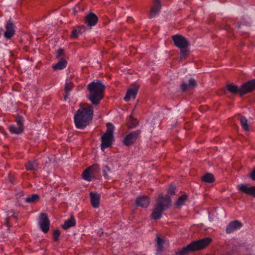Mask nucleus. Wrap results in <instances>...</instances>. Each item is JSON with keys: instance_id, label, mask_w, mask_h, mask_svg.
<instances>
[{"instance_id": "32", "label": "nucleus", "mask_w": 255, "mask_h": 255, "mask_svg": "<svg viewBox=\"0 0 255 255\" xmlns=\"http://www.w3.org/2000/svg\"><path fill=\"white\" fill-rule=\"evenodd\" d=\"M202 180L207 183H212L214 181L215 179L212 174L207 173L202 177Z\"/></svg>"}, {"instance_id": "41", "label": "nucleus", "mask_w": 255, "mask_h": 255, "mask_svg": "<svg viewBox=\"0 0 255 255\" xmlns=\"http://www.w3.org/2000/svg\"><path fill=\"white\" fill-rule=\"evenodd\" d=\"M131 97H124V100L125 102H128L130 100Z\"/></svg>"}, {"instance_id": "16", "label": "nucleus", "mask_w": 255, "mask_h": 255, "mask_svg": "<svg viewBox=\"0 0 255 255\" xmlns=\"http://www.w3.org/2000/svg\"><path fill=\"white\" fill-rule=\"evenodd\" d=\"M149 203V199L146 196H142L137 198L135 202L137 206L142 208H147Z\"/></svg>"}, {"instance_id": "18", "label": "nucleus", "mask_w": 255, "mask_h": 255, "mask_svg": "<svg viewBox=\"0 0 255 255\" xmlns=\"http://www.w3.org/2000/svg\"><path fill=\"white\" fill-rule=\"evenodd\" d=\"M86 29V27L84 25H81L73 28L71 34V38L72 39L77 38L80 34L84 33Z\"/></svg>"}, {"instance_id": "43", "label": "nucleus", "mask_w": 255, "mask_h": 255, "mask_svg": "<svg viewBox=\"0 0 255 255\" xmlns=\"http://www.w3.org/2000/svg\"><path fill=\"white\" fill-rule=\"evenodd\" d=\"M2 31V28L0 27V37H1V32Z\"/></svg>"}, {"instance_id": "34", "label": "nucleus", "mask_w": 255, "mask_h": 255, "mask_svg": "<svg viewBox=\"0 0 255 255\" xmlns=\"http://www.w3.org/2000/svg\"><path fill=\"white\" fill-rule=\"evenodd\" d=\"M103 97H88L89 101L93 105H98L102 99Z\"/></svg>"}, {"instance_id": "7", "label": "nucleus", "mask_w": 255, "mask_h": 255, "mask_svg": "<svg viewBox=\"0 0 255 255\" xmlns=\"http://www.w3.org/2000/svg\"><path fill=\"white\" fill-rule=\"evenodd\" d=\"M140 133V130L137 129L128 133L124 138V144L126 146H130L132 145L136 140Z\"/></svg>"}, {"instance_id": "8", "label": "nucleus", "mask_w": 255, "mask_h": 255, "mask_svg": "<svg viewBox=\"0 0 255 255\" xmlns=\"http://www.w3.org/2000/svg\"><path fill=\"white\" fill-rule=\"evenodd\" d=\"M38 225L41 230L44 233L48 232L49 230L50 222L46 214H40L38 221Z\"/></svg>"}, {"instance_id": "13", "label": "nucleus", "mask_w": 255, "mask_h": 255, "mask_svg": "<svg viewBox=\"0 0 255 255\" xmlns=\"http://www.w3.org/2000/svg\"><path fill=\"white\" fill-rule=\"evenodd\" d=\"M242 227V224L240 222L235 220L229 224L226 231L227 233L230 234L240 229Z\"/></svg>"}, {"instance_id": "12", "label": "nucleus", "mask_w": 255, "mask_h": 255, "mask_svg": "<svg viewBox=\"0 0 255 255\" xmlns=\"http://www.w3.org/2000/svg\"><path fill=\"white\" fill-rule=\"evenodd\" d=\"M238 188L240 192L255 197V186L249 187L246 184H240L238 186Z\"/></svg>"}, {"instance_id": "30", "label": "nucleus", "mask_w": 255, "mask_h": 255, "mask_svg": "<svg viewBox=\"0 0 255 255\" xmlns=\"http://www.w3.org/2000/svg\"><path fill=\"white\" fill-rule=\"evenodd\" d=\"M9 129L11 133L14 134H20L22 132L23 128L22 127H16L14 125L10 126Z\"/></svg>"}, {"instance_id": "1", "label": "nucleus", "mask_w": 255, "mask_h": 255, "mask_svg": "<svg viewBox=\"0 0 255 255\" xmlns=\"http://www.w3.org/2000/svg\"><path fill=\"white\" fill-rule=\"evenodd\" d=\"M93 115L92 106L86 104L77 110L74 115V122L77 128L84 129L91 122Z\"/></svg>"}, {"instance_id": "25", "label": "nucleus", "mask_w": 255, "mask_h": 255, "mask_svg": "<svg viewBox=\"0 0 255 255\" xmlns=\"http://www.w3.org/2000/svg\"><path fill=\"white\" fill-rule=\"evenodd\" d=\"M39 199V196L38 194H34L31 196L25 198L24 201L27 203H34Z\"/></svg>"}, {"instance_id": "21", "label": "nucleus", "mask_w": 255, "mask_h": 255, "mask_svg": "<svg viewBox=\"0 0 255 255\" xmlns=\"http://www.w3.org/2000/svg\"><path fill=\"white\" fill-rule=\"evenodd\" d=\"M138 89V85L136 84H132L128 89L126 96H136Z\"/></svg>"}, {"instance_id": "5", "label": "nucleus", "mask_w": 255, "mask_h": 255, "mask_svg": "<svg viewBox=\"0 0 255 255\" xmlns=\"http://www.w3.org/2000/svg\"><path fill=\"white\" fill-rule=\"evenodd\" d=\"M90 96H104L106 84L101 80H94L87 86Z\"/></svg>"}, {"instance_id": "9", "label": "nucleus", "mask_w": 255, "mask_h": 255, "mask_svg": "<svg viewBox=\"0 0 255 255\" xmlns=\"http://www.w3.org/2000/svg\"><path fill=\"white\" fill-rule=\"evenodd\" d=\"M242 94L250 93L255 90V79L248 81L241 85Z\"/></svg>"}, {"instance_id": "39", "label": "nucleus", "mask_w": 255, "mask_h": 255, "mask_svg": "<svg viewBox=\"0 0 255 255\" xmlns=\"http://www.w3.org/2000/svg\"><path fill=\"white\" fill-rule=\"evenodd\" d=\"M250 177L253 181H255V168L250 173Z\"/></svg>"}, {"instance_id": "2", "label": "nucleus", "mask_w": 255, "mask_h": 255, "mask_svg": "<svg viewBox=\"0 0 255 255\" xmlns=\"http://www.w3.org/2000/svg\"><path fill=\"white\" fill-rule=\"evenodd\" d=\"M211 241L210 238H205L198 241H193L176 253V255H188L189 253L204 249Z\"/></svg>"}, {"instance_id": "10", "label": "nucleus", "mask_w": 255, "mask_h": 255, "mask_svg": "<svg viewBox=\"0 0 255 255\" xmlns=\"http://www.w3.org/2000/svg\"><path fill=\"white\" fill-rule=\"evenodd\" d=\"M197 85L196 81L194 78H190L187 82H183L180 86V90L183 92L190 91Z\"/></svg>"}, {"instance_id": "36", "label": "nucleus", "mask_w": 255, "mask_h": 255, "mask_svg": "<svg viewBox=\"0 0 255 255\" xmlns=\"http://www.w3.org/2000/svg\"><path fill=\"white\" fill-rule=\"evenodd\" d=\"M175 190V187L173 185H170L167 192L168 195H166L165 197L168 196L169 197V195H172L174 194Z\"/></svg>"}, {"instance_id": "14", "label": "nucleus", "mask_w": 255, "mask_h": 255, "mask_svg": "<svg viewBox=\"0 0 255 255\" xmlns=\"http://www.w3.org/2000/svg\"><path fill=\"white\" fill-rule=\"evenodd\" d=\"M6 31L4 33V36L7 39H10L15 33L14 25L10 21H8L5 25Z\"/></svg>"}, {"instance_id": "11", "label": "nucleus", "mask_w": 255, "mask_h": 255, "mask_svg": "<svg viewBox=\"0 0 255 255\" xmlns=\"http://www.w3.org/2000/svg\"><path fill=\"white\" fill-rule=\"evenodd\" d=\"M161 9V4L160 0H154L153 5L149 13V18L152 19L157 14Z\"/></svg>"}, {"instance_id": "45", "label": "nucleus", "mask_w": 255, "mask_h": 255, "mask_svg": "<svg viewBox=\"0 0 255 255\" xmlns=\"http://www.w3.org/2000/svg\"><path fill=\"white\" fill-rule=\"evenodd\" d=\"M133 97V99H134L135 97V96H133V97Z\"/></svg>"}, {"instance_id": "22", "label": "nucleus", "mask_w": 255, "mask_h": 255, "mask_svg": "<svg viewBox=\"0 0 255 255\" xmlns=\"http://www.w3.org/2000/svg\"><path fill=\"white\" fill-rule=\"evenodd\" d=\"M92 168L93 166H91L89 168H88L87 169H86L83 174V178L88 181H90L92 180Z\"/></svg>"}, {"instance_id": "17", "label": "nucleus", "mask_w": 255, "mask_h": 255, "mask_svg": "<svg viewBox=\"0 0 255 255\" xmlns=\"http://www.w3.org/2000/svg\"><path fill=\"white\" fill-rule=\"evenodd\" d=\"M226 89L232 94H239L240 96H243V94H242V92L241 90V86L240 87H239L234 83H230L226 86Z\"/></svg>"}, {"instance_id": "40", "label": "nucleus", "mask_w": 255, "mask_h": 255, "mask_svg": "<svg viewBox=\"0 0 255 255\" xmlns=\"http://www.w3.org/2000/svg\"><path fill=\"white\" fill-rule=\"evenodd\" d=\"M226 30L228 32L232 31L233 30V28L231 27L230 25H226L225 27Z\"/></svg>"}, {"instance_id": "19", "label": "nucleus", "mask_w": 255, "mask_h": 255, "mask_svg": "<svg viewBox=\"0 0 255 255\" xmlns=\"http://www.w3.org/2000/svg\"><path fill=\"white\" fill-rule=\"evenodd\" d=\"M90 200L91 204L95 208H97L99 207L100 195V194L91 192L90 193Z\"/></svg>"}, {"instance_id": "29", "label": "nucleus", "mask_w": 255, "mask_h": 255, "mask_svg": "<svg viewBox=\"0 0 255 255\" xmlns=\"http://www.w3.org/2000/svg\"><path fill=\"white\" fill-rule=\"evenodd\" d=\"M164 241L161 239L159 236L156 237V246L157 251L159 252H161L163 250V245Z\"/></svg>"}, {"instance_id": "35", "label": "nucleus", "mask_w": 255, "mask_h": 255, "mask_svg": "<svg viewBox=\"0 0 255 255\" xmlns=\"http://www.w3.org/2000/svg\"><path fill=\"white\" fill-rule=\"evenodd\" d=\"M60 233L59 230H56L54 231L53 233V238L55 241H58L59 240V237L60 236Z\"/></svg>"}, {"instance_id": "28", "label": "nucleus", "mask_w": 255, "mask_h": 255, "mask_svg": "<svg viewBox=\"0 0 255 255\" xmlns=\"http://www.w3.org/2000/svg\"><path fill=\"white\" fill-rule=\"evenodd\" d=\"M138 124V122L136 119H134L132 115H130L128 118V125L129 128H134Z\"/></svg>"}, {"instance_id": "27", "label": "nucleus", "mask_w": 255, "mask_h": 255, "mask_svg": "<svg viewBox=\"0 0 255 255\" xmlns=\"http://www.w3.org/2000/svg\"><path fill=\"white\" fill-rule=\"evenodd\" d=\"M102 172L105 179L110 178V174L112 173V170L108 165H105L103 167Z\"/></svg>"}, {"instance_id": "44", "label": "nucleus", "mask_w": 255, "mask_h": 255, "mask_svg": "<svg viewBox=\"0 0 255 255\" xmlns=\"http://www.w3.org/2000/svg\"><path fill=\"white\" fill-rule=\"evenodd\" d=\"M67 98H68V97L65 96V97H64V100H65V101H66V100H67Z\"/></svg>"}, {"instance_id": "6", "label": "nucleus", "mask_w": 255, "mask_h": 255, "mask_svg": "<svg viewBox=\"0 0 255 255\" xmlns=\"http://www.w3.org/2000/svg\"><path fill=\"white\" fill-rule=\"evenodd\" d=\"M107 126V128L106 131L101 137L102 143L101 147L103 151H104L105 148L111 146L114 139L113 125L111 123H108Z\"/></svg>"}, {"instance_id": "24", "label": "nucleus", "mask_w": 255, "mask_h": 255, "mask_svg": "<svg viewBox=\"0 0 255 255\" xmlns=\"http://www.w3.org/2000/svg\"><path fill=\"white\" fill-rule=\"evenodd\" d=\"M38 168L36 161H30L26 164V169L29 171H36Z\"/></svg>"}, {"instance_id": "20", "label": "nucleus", "mask_w": 255, "mask_h": 255, "mask_svg": "<svg viewBox=\"0 0 255 255\" xmlns=\"http://www.w3.org/2000/svg\"><path fill=\"white\" fill-rule=\"evenodd\" d=\"M67 61L65 59L62 58L57 63L53 65L52 68L54 70H62L67 66Z\"/></svg>"}, {"instance_id": "4", "label": "nucleus", "mask_w": 255, "mask_h": 255, "mask_svg": "<svg viewBox=\"0 0 255 255\" xmlns=\"http://www.w3.org/2000/svg\"><path fill=\"white\" fill-rule=\"evenodd\" d=\"M172 39L176 47L180 49L181 58H185L188 54V48L190 46L188 40L183 36L178 34L172 35Z\"/></svg>"}, {"instance_id": "23", "label": "nucleus", "mask_w": 255, "mask_h": 255, "mask_svg": "<svg viewBox=\"0 0 255 255\" xmlns=\"http://www.w3.org/2000/svg\"><path fill=\"white\" fill-rule=\"evenodd\" d=\"M75 225L76 221L75 219L73 217H71L70 219L65 221L62 227L64 230H67L71 227L75 226Z\"/></svg>"}, {"instance_id": "15", "label": "nucleus", "mask_w": 255, "mask_h": 255, "mask_svg": "<svg viewBox=\"0 0 255 255\" xmlns=\"http://www.w3.org/2000/svg\"><path fill=\"white\" fill-rule=\"evenodd\" d=\"M98 21V16L94 13L90 12L85 18V22L87 26L92 27L95 26Z\"/></svg>"}, {"instance_id": "3", "label": "nucleus", "mask_w": 255, "mask_h": 255, "mask_svg": "<svg viewBox=\"0 0 255 255\" xmlns=\"http://www.w3.org/2000/svg\"><path fill=\"white\" fill-rule=\"evenodd\" d=\"M170 203V197H164L162 194L159 196L157 199V204L151 214L152 218L155 220L160 219L163 211L169 207Z\"/></svg>"}, {"instance_id": "26", "label": "nucleus", "mask_w": 255, "mask_h": 255, "mask_svg": "<svg viewBox=\"0 0 255 255\" xmlns=\"http://www.w3.org/2000/svg\"><path fill=\"white\" fill-rule=\"evenodd\" d=\"M73 87V82L71 81V79H66L65 85V91L66 92V94L65 96H68V95L69 94V92L72 89Z\"/></svg>"}, {"instance_id": "31", "label": "nucleus", "mask_w": 255, "mask_h": 255, "mask_svg": "<svg viewBox=\"0 0 255 255\" xmlns=\"http://www.w3.org/2000/svg\"><path fill=\"white\" fill-rule=\"evenodd\" d=\"M240 123L243 129L245 131H248L249 130V127L247 118L245 117H241Z\"/></svg>"}, {"instance_id": "42", "label": "nucleus", "mask_w": 255, "mask_h": 255, "mask_svg": "<svg viewBox=\"0 0 255 255\" xmlns=\"http://www.w3.org/2000/svg\"><path fill=\"white\" fill-rule=\"evenodd\" d=\"M235 26L239 28L240 27V24H239V23H237L235 24Z\"/></svg>"}, {"instance_id": "38", "label": "nucleus", "mask_w": 255, "mask_h": 255, "mask_svg": "<svg viewBox=\"0 0 255 255\" xmlns=\"http://www.w3.org/2000/svg\"><path fill=\"white\" fill-rule=\"evenodd\" d=\"M64 55V51L62 49H59L56 52V58H59Z\"/></svg>"}, {"instance_id": "33", "label": "nucleus", "mask_w": 255, "mask_h": 255, "mask_svg": "<svg viewBox=\"0 0 255 255\" xmlns=\"http://www.w3.org/2000/svg\"><path fill=\"white\" fill-rule=\"evenodd\" d=\"M187 199V196L186 194L180 196L176 202V205L177 207H180L182 206L185 202Z\"/></svg>"}, {"instance_id": "37", "label": "nucleus", "mask_w": 255, "mask_h": 255, "mask_svg": "<svg viewBox=\"0 0 255 255\" xmlns=\"http://www.w3.org/2000/svg\"><path fill=\"white\" fill-rule=\"evenodd\" d=\"M16 122L18 127L23 128V119L21 117H17L16 119Z\"/></svg>"}]
</instances>
